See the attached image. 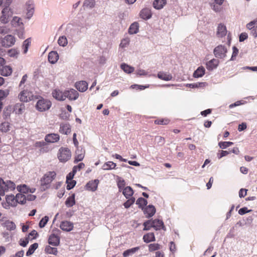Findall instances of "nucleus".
I'll list each match as a JSON object with an SVG mask.
<instances>
[{
  "mask_svg": "<svg viewBox=\"0 0 257 257\" xmlns=\"http://www.w3.org/2000/svg\"><path fill=\"white\" fill-rule=\"evenodd\" d=\"M60 227L64 231H70L73 229V224L70 221H64L61 223Z\"/></svg>",
  "mask_w": 257,
  "mask_h": 257,
  "instance_id": "obj_20",
  "label": "nucleus"
},
{
  "mask_svg": "<svg viewBox=\"0 0 257 257\" xmlns=\"http://www.w3.org/2000/svg\"><path fill=\"white\" fill-rule=\"evenodd\" d=\"M226 26L222 24H219L217 29V36L218 37L222 38L226 36L227 34Z\"/></svg>",
  "mask_w": 257,
  "mask_h": 257,
  "instance_id": "obj_18",
  "label": "nucleus"
},
{
  "mask_svg": "<svg viewBox=\"0 0 257 257\" xmlns=\"http://www.w3.org/2000/svg\"><path fill=\"white\" fill-rule=\"evenodd\" d=\"M251 211H252L251 210H248L247 207H244L240 208L239 210L238 213L240 215H242L246 213L250 212Z\"/></svg>",
  "mask_w": 257,
  "mask_h": 257,
  "instance_id": "obj_64",
  "label": "nucleus"
},
{
  "mask_svg": "<svg viewBox=\"0 0 257 257\" xmlns=\"http://www.w3.org/2000/svg\"><path fill=\"white\" fill-rule=\"evenodd\" d=\"M139 25L137 22H135L131 24L128 29V33L133 35L137 34L139 32Z\"/></svg>",
  "mask_w": 257,
  "mask_h": 257,
  "instance_id": "obj_33",
  "label": "nucleus"
},
{
  "mask_svg": "<svg viewBox=\"0 0 257 257\" xmlns=\"http://www.w3.org/2000/svg\"><path fill=\"white\" fill-rule=\"evenodd\" d=\"M51 105V102L50 100L41 98L37 101L36 108L39 111L43 112L49 110Z\"/></svg>",
  "mask_w": 257,
  "mask_h": 257,
  "instance_id": "obj_6",
  "label": "nucleus"
},
{
  "mask_svg": "<svg viewBox=\"0 0 257 257\" xmlns=\"http://www.w3.org/2000/svg\"><path fill=\"white\" fill-rule=\"evenodd\" d=\"M18 191L23 194H27L29 193H33L36 191L34 188H29L26 185H18L17 187Z\"/></svg>",
  "mask_w": 257,
  "mask_h": 257,
  "instance_id": "obj_14",
  "label": "nucleus"
},
{
  "mask_svg": "<svg viewBox=\"0 0 257 257\" xmlns=\"http://www.w3.org/2000/svg\"><path fill=\"white\" fill-rule=\"evenodd\" d=\"M75 32V30L71 28V26L68 25L65 30V35L59 37L58 40V44L59 46L64 47L68 44V39H71L73 38V34Z\"/></svg>",
  "mask_w": 257,
  "mask_h": 257,
  "instance_id": "obj_3",
  "label": "nucleus"
},
{
  "mask_svg": "<svg viewBox=\"0 0 257 257\" xmlns=\"http://www.w3.org/2000/svg\"><path fill=\"white\" fill-rule=\"evenodd\" d=\"M30 44H31V39L30 38H28L23 42L22 47H23V53L24 54H26L27 53V52L28 51V48L30 46Z\"/></svg>",
  "mask_w": 257,
  "mask_h": 257,
  "instance_id": "obj_45",
  "label": "nucleus"
},
{
  "mask_svg": "<svg viewBox=\"0 0 257 257\" xmlns=\"http://www.w3.org/2000/svg\"><path fill=\"white\" fill-rule=\"evenodd\" d=\"M38 246V244L37 243H35L33 244H32L28 249V250L26 252V255L29 256L31 255L34 251L37 248Z\"/></svg>",
  "mask_w": 257,
  "mask_h": 257,
  "instance_id": "obj_49",
  "label": "nucleus"
},
{
  "mask_svg": "<svg viewBox=\"0 0 257 257\" xmlns=\"http://www.w3.org/2000/svg\"><path fill=\"white\" fill-rule=\"evenodd\" d=\"M206 85V83L205 82H198L196 83H191V84H187L186 86L189 87L191 88H196V87H204Z\"/></svg>",
  "mask_w": 257,
  "mask_h": 257,
  "instance_id": "obj_52",
  "label": "nucleus"
},
{
  "mask_svg": "<svg viewBox=\"0 0 257 257\" xmlns=\"http://www.w3.org/2000/svg\"><path fill=\"white\" fill-rule=\"evenodd\" d=\"M11 125L8 122H4L0 125V131L3 133H7L10 131Z\"/></svg>",
  "mask_w": 257,
  "mask_h": 257,
  "instance_id": "obj_44",
  "label": "nucleus"
},
{
  "mask_svg": "<svg viewBox=\"0 0 257 257\" xmlns=\"http://www.w3.org/2000/svg\"><path fill=\"white\" fill-rule=\"evenodd\" d=\"M49 243L54 246H57L59 244V237L55 234H51L49 238Z\"/></svg>",
  "mask_w": 257,
  "mask_h": 257,
  "instance_id": "obj_26",
  "label": "nucleus"
},
{
  "mask_svg": "<svg viewBox=\"0 0 257 257\" xmlns=\"http://www.w3.org/2000/svg\"><path fill=\"white\" fill-rule=\"evenodd\" d=\"M48 58L50 63L55 64L59 59L58 54L56 51H51L49 53Z\"/></svg>",
  "mask_w": 257,
  "mask_h": 257,
  "instance_id": "obj_23",
  "label": "nucleus"
},
{
  "mask_svg": "<svg viewBox=\"0 0 257 257\" xmlns=\"http://www.w3.org/2000/svg\"><path fill=\"white\" fill-rule=\"evenodd\" d=\"M245 102L244 101H243V100L237 101L235 102L230 104L229 106V107L230 108H233L234 107L244 104H245Z\"/></svg>",
  "mask_w": 257,
  "mask_h": 257,
  "instance_id": "obj_62",
  "label": "nucleus"
},
{
  "mask_svg": "<svg viewBox=\"0 0 257 257\" xmlns=\"http://www.w3.org/2000/svg\"><path fill=\"white\" fill-rule=\"evenodd\" d=\"M157 76L159 79L165 81H170L173 78L172 74L163 71L159 72Z\"/></svg>",
  "mask_w": 257,
  "mask_h": 257,
  "instance_id": "obj_22",
  "label": "nucleus"
},
{
  "mask_svg": "<svg viewBox=\"0 0 257 257\" xmlns=\"http://www.w3.org/2000/svg\"><path fill=\"white\" fill-rule=\"evenodd\" d=\"M136 204L139 205V207L143 208L144 206L147 205V201L146 199L140 197L137 199Z\"/></svg>",
  "mask_w": 257,
  "mask_h": 257,
  "instance_id": "obj_50",
  "label": "nucleus"
},
{
  "mask_svg": "<svg viewBox=\"0 0 257 257\" xmlns=\"http://www.w3.org/2000/svg\"><path fill=\"white\" fill-rule=\"evenodd\" d=\"M15 42V37L11 35H8L2 40V45L5 47H10L14 45Z\"/></svg>",
  "mask_w": 257,
  "mask_h": 257,
  "instance_id": "obj_10",
  "label": "nucleus"
},
{
  "mask_svg": "<svg viewBox=\"0 0 257 257\" xmlns=\"http://www.w3.org/2000/svg\"><path fill=\"white\" fill-rule=\"evenodd\" d=\"M166 3V0H155L154 2L153 5L155 9L159 10L163 8Z\"/></svg>",
  "mask_w": 257,
  "mask_h": 257,
  "instance_id": "obj_40",
  "label": "nucleus"
},
{
  "mask_svg": "<svg viewBox=\"0 0 257 257\" xmlns=\"http://www.w3.org/2000/svg\"><path fill=\"white\" fill-rule=\"evenodd\" d=\"M29 242V237L21 238L19 241L20 244L22 246H26Z\"/></svg>",
  "mask_w": 257,
  "mask_h": 257,
  "instance_id": "obj_60",
  "label": "nucleus"
},
{
  "mask_svg": "<svg viewBox=\"0 0 257 257\" xmlns=\"http://www.w3.org/2000/svg\"><path fill=\"white\" fill-rule=\"evenodd\" d=\"M205 70L203 66L199 67L193 73V76L195 78L202 77L205 74Z\"/></svg>",
  "mask_w": 257,
  "mask_h": 257,
  "instance_id": "obj_31",
  "label": "nucleus"
},
{
  "mask_svg": "<svg viewBox=\"0 0 257 257\" xmlns=\"http://www.w3.org/2000/svg\"><path fill=\"white\" fill-rule=\"evenodd\" d=\"M75 204V194H73L67 198L65 201V204L68 207H70L73 206Z\"/></svg>",
  "mask_w": 257,
  "mask_h": 257,
  "instance_id": "obj_39",
  "label": "nucleus"
},
{
  "mask_svg": "<svg viewBox=\"0 0 257 257\" xmlns=\"http://www.w3.org/2000/svg\"><path fill=\"white\" fill-rule=\"evenodd\" d=\"M9 94L8 89L0 90V101L6 97Z\"/></svg>",
  "mask_w": 257,
  "mask_h": 257,
  "instance_id": "obj_56",
  "label": "nucleus"
},
{
  "mask_svg": "<svg viewBox=\"0 0 257 257\" xmlns=\"http://www.w3.org/2000/svg\"><path fill=\"white\" fill-rule=\"evenodd\" d=\"M45 251L49 254L53 255H57V249L56 247H51L50 246H47L45 249Z\"/></svg>",
  "mask_w": 257,
  "mask_h": 257,
  "instance_id": "obj_48",
  "label": "nucleus"
},
{
  "mask_svg": "<svg viewBox=\"0 0 257 257\" xmlns=\"http://www.w3.org/2000/svg\"><path fill=\"white\" fill-rule=\"evenodd\" d=\"M121 192L126 199L133 197L134 194V190L130 186H126Z\"/></svg>",
  "mask_w": 257,
  "mask_h": 257,
  "instance_id": "obj_27",
  "label": "nucleus"
},
{
  "mask_svg": "<svg viewBox=\"0 0 257 257\" xmlns=\"http://www.w3.org/2000/svg\"><path fill=\"white\" fill-rule=\"evenodd\" d=\"M16 188V184L10 180L4 181L0 177V195L4 196L6 192L13 191Z\"/></svg>",
  "mask_w": 257,
  "mask_h": 257,
  "instance_id": "obj_4",
  "label": "nucleus"
},
{
  "mask_svg": "<svg viewBox=\"0 0 257 257\" xmlns=\"http://www.w3.org/2000/svg\"><path fill=\"white\" fill-rule=\"evenodd\" d=\"M52 94L53 97L57 100L64 101L66 99L65 91L63 92L59 89H55L52 91Z\"/></svg>",
  "mask_w": 257,
  "mask_h": 257,
  "instance_id": "obj_12",
  "label": "nucleus"
},
{
  "mask_svg": "<svg viewBox=\"0 0 257 257\" xmlns=\"http://www.w3.org/2000/svg\"><path fill=\"white\" fill-rule=\"evenodd\" d=\"M13 70L10 66H5L1 69V74L4 76H8L11 75Z\"/></svg>",
  "mask_w": 257,
  "mask_h": 257,
  "instance_id": "obj_32",
  "label": "nucleus"
},
{
  "mask_svg": "<svg viewBox=\"0 0 257 257\" xmlns=\"http://www.w3.org/2000/svg\"><path fill=\"white\" fill-rule=\"evenodd\" d=\"M143 239L145 242L147 243L153 241L155 239L154 234L153 233H147V234L144 235Z\"/></svg>",
  "mask_w": 257,
  "mask_h": 257,
  "instance_id": "obj_43",
  "label": "nucleus"
},
{
  "mask_svg": "<svg viewBox=\"0 0 257 257\" xmlns=\"http://www.w3.org/2000/svg\"><path fill=\"white\" fill-rule=\"evenodd\" d=\"M66 99L67 98L70 100H76L79 97V93L74 89H70L65 90Z\"/></svg>",
  "mask_w": 257,
  "mask_h": 257,
  "instance_id": "obj_11",
  "label": "nucleus"
},
{
  "mask_svg": "<svg viewBox=\"0 0 257 257\" xmlns=\"http://www.w3.org/2000/svg\"><path fill=\"white\" fill-rule=\"evenodd\" d=\"M116 165L111 161H108L105 163L102 166V169L103 170H110L115 168Z\"/></svg>",
  "mask_w": 257,
  "mask_h": 257,
  "instance_id": "obj_30",
  "label": "nucleus"
},
{
  "mask_svg": "<svg viewBox=\"0 0 257 257\" xmlns=\"http://www.w3.org/2000/svg\"><path fill=\"white\" fill-rule=\"evenodd\" d=\"M24 109V104L19 103L16 104L14 108V110L17 114H21Z\"/></svg>",
  "mask_w": 257,
  "mask_h": 257,
  "instance_id": "obj_41",
  "label": "nucleus"
},
{
  "mask_svg": "<svg viewBox=\"0 0 257 257\" xmlns=\"http://www.w3.org/2000/svg\"><path fill=\"white\" fill-rule=\"evenodd\" d=\"M6 201L12 207H16L18 203L16 197L14 195H9L6 196Z\"/></svg>",
  "mask_w": 257,
  "mask_h": 257,
  "instance_id": "obj_25",
  "label": "nucleus"
},
{
  "mask_svg": "<svg viewBox=\"0 0 257 257\" xmlns=\"http://www.w3.org/2000/svg\"><path fill=\"white\" fill-rule=\"evenodd\" d=\"M17 203L24 204L26 203V195L22 193H18L16 195Z\"/></svg>",
  "mask_w": 257,
  "mask_h": 257,
  "instance_id": "obj_37",
  "label": "nucleus"
},
{
  "mask_svg": "<svg viewBox=\"0 0 257 257\" xmlns=\"http://www.w3.org/2000/svg\"><path fill=\"white\" fill-rule=\"evenodd\" d=\"M75 86L80 92H84L88 88V84L85 81H80L76 82Z\"/></svg>",
  "mask_w": 257,
  "mask_h": 257,
  "instance_id": "obj_21",
  "label": "nucleus"
},
{
  "mask_svg": "<svg viewBox=\"0 0 257 257\" xmlns=\"http://www.w3.org/2000/svg\"><path fill=\"white\" fill-rule=\"evenodd\" d=\"M231 142H220L218 143L219 147L222 149H225L233 145Z\"/></svg>",
  "mask_w": 257,
  "mask_h": 257,
  "instance_id": "obj_51",
  "label": "nucleus"
},
{
  "mask_svg": "<svg viewBox=\"0 0 257 257\" xmlns=\"http://www.w3.org/2000/svg\"><path fill=\"white\" fill-rule=\"evenodd\" d=\"M160 248V245L157 243H153L149 245V250L151 251L158 250Z\"/></svg>",
  "mask_w": 257,
  "mask_h": 257,
  "instance_id": "obj_63",
  "label": "nucleus"
},
{
  "mask_svg": "<svg viewBox=\"0 0 257 257\" xmlns=\"http://www.w3.org/2000/svg\"><path fill=\"white\" fill-rule=\"evenodd\" d=\"M3 226L7 228V230L11 231L14 230L16 228L15 223L10 220H6L4 223Z\"/></svg>",
  "mask_w": 257,
  "mask_h": 257,
  "instance_id": "obj_29",
  "label": "nucleus"
},
{
  "mask_svg": "<svg viewBox=\"0 0 257 257\" xmlns=\"http://www.w3.org/2000/svg\"><path fill=\"white\" fill-rule=\"evenodd\" d=\"M11 25L15 28L19 27L20 28L24 27V24L22 19L19 17L15 16L13 17L11 21Z\"/></svg>",
  "mask_w": 257,
  "mask_h": 257,
  "instance_id": "obj_16",
  "label": "nucleus"
},
{
  "mask_svg": "<svg viewBox=\"0 0 257 257\" xmlns=\"http://www.w3.org/2000/svg\"><path fill=\"white\" fill-rule=\"evenodd\" d=\"M8 54L11 57H17L19 54V52L15 49H12L8 51Z\"/></svg>",
  "mask_w": 257,
  "mask_h": 257,
  "instance_id": "obj_59",
  "label": "nucleus"
},
{
  "mask_svg": "<svg viewBox=\"0 0 257 257\" xmlns=\"http://www.w3.org/2000/svg\"><path fill=\"white\" fill-rule=\"evenodd\" d=\"M14 14L13 9L9 6H5L2 10L0 15V23L7 24L10 21Z\"/></svg>",
  "mask_w": 257,
  "mask_h": 257,
  "instance_id": "obj_2",
  "label": "nucleus"
},
{
  "mask_svg": "<svg viewBox=\"0 0 257 257\" xmlns=\"http://www.w3.org/2000/svg\"><path fill=\"white\" fill-rule=\"evenodd\" d=\"M130 42V38L128 37H125L121 40L119 44V47L121 48H124L128 46Z\"/></svg>",
  "mask_w": 257,
  "mask_h": 257,
  "instance_id": "obj_47",
  "label": "nucleus"
},
{
  "mask_svg": "<svg viewBox=\"0 0 257 257\" xmlns=\"http://www.w3.org/2000/svg\"><path fill=\"white\" fill-rule=\"evenodd\" d=\"M135 201V198L134 197L130 198L124 203L123 206L125 208H128L134 203Z\"/></svg>",
  "mask_w": 257,
  "mask_h": 257,
  "instance_id": "obj_53",
  "label": "nucleus"
},
{
  "mask_svg": "<svg viewBox=\"0 0 257 257\" xmlns=\"http://www.w3.org/2000/svg\"><path fill=\"white\" fill-rule=\"evenodd\" d=\"M24 7L26 11V19L29 20L33 17L35 11V3L34 1H27L25 4Z\"/></svg>",
  "mask_w": 257,
  "mask_h": 257,
  "instance_id": "obj_7",
  "label": "nucleus"
},
{
  "mask_svg": "<svg viewBox=\"0 0 257 257\" xmlns=\"http://www.w3.org/2000/svg\"><path fill=\"white\" fill-rule=\"evenodd\" d=\"M139 249V247H134V248L127 249L123 252V255L124 257L133 255L134 254L136 251H137Z\"/></svg>",
  "mask_w": 257,
  "mask_h": 257,
  "instance_id": "obj_42",
  "label": "nucleus"
},
{
  "mask_svg": "<svg viewBox=\"0 0 257 257\" xmlns=\"http://www.w3.org/2000/svg\"><path fill=\"white\" fill-rule=\"evenodd\" d=\"M84 166L85 165L84 163H80L78 165L74 166L72 170L74 171V172L76 173L78 171H79L81 169L83 168Z\"/></svg>",
  "mask_w": 257,
  "mask_h": 257,
  "instance_id": "obj_61",
  "label": "nucleus"
},
{
  "mask_svg": "<svg viewBox=\"0 0 257 257\" xmlns=\"http://www.w3.org/2000/svg\"><path fill=\"white\" fill-rule=\"evenodd\" d=\"M116 181L119 192H121L126 186H125V182L123 179L117 176L116 177Z\"/></svg>",
  "mask_w": 257,
  "mask_h": 257,
  "instance_id": "obj_24",
  "label": "nucleus"
},
{
  "mask_svg": "<svg viewBox=\"0 0 257 257\" xmlns=\"http://www.w3.org/2000/svg\"><path fill=\"white\" fill-rule=\"evenodd\" d=\"M213 52L216 57L221 59L224 58L226 56L227 49L224 46L219 45L215 48Z\"/></svg>",
  "mask_w": 257,
  "mask_h": 257,
  "instance_id": "obj_9",
  "label": "nucleus"
},
{
  "mask_svg": "<svg viewBox=\"0 0 257 257\" xmlns=\"http://www.w3.org/2000/svg\"><path fill=\"white\" fill-rule=\"evenodd\" d=\"M60 132L62 134L67 135L71 132L70 126L68 124H62L60 125Z\"/></svg>",
  "mask_w": 257,
  "mask_h": 257,
  "instance_id": "obj_36",
  "label": "nucleus"
},
{
  "mask_svg": "<svg viewBox=\"0 0 257 257\" xmlns=\"http://www.w3.org/2000/svg\"><path fill=\"white\" fill-rule=\"evenodd\" d=\"M120 68L123 70L124 72L127 74L132 73L135 70L133 67H132L125 63H122L120 65Z\"/></svg>",
  "mask_w": 257,
  "mask_h": 257,
  "instance_id": "obj_38",
  "label": "nucleus"
},
{
  "mask_svg": "<svg viewBox=\"0 0 257 257\" xmlns=\"http://www.w3.org/2000/svg\"><path fill=\"white\" fill-rule=\"evenodd\" d=\"M56 177L55 171H49L46 172L40 179V187L42 190L45 191L50 187L53 181Z\"/></svg>",
  "mask_w": 257,
  "mask_h": 257,
  "instance_id": "obj_1",
  "label": "nucleus"
},
{
  "mask_svg": "<svg viewBox=\"0 0 257 257\" xmlns=\"http://www.w3.org/2000/svg\"><path fill=\"white\" fill-rule=\"evenodd\" d=\"M169 122V120L167 118H163L155 120V123L156 124L166 125L168 124Z\"/></svg>",
  "mask_w": 257,
  "mask_h": 257,
  "instance_id": "obj_55",
  "label": "nucleus"
},
{
  "mask_svg": "<svg viewBox=\"0 0 257 257\" xmlns=\"http://www.w3.org/2000/svg\"><path fill=\"white\" fill-rule=\"evenodd\" d=\"M151 16V11L148 9H144L141 11L140 16L143 19H149Z\"/></svg>",
  "mask_w": 257,
  "mask_h": 257,
  "instance_id": "obj_35",
  "label": "nucleus"
},
{
  "mask_svg": "<svg viewBox=\"0 0 257 257\" xmlns=\"http://www.w3.org/2000/svg\"><path fill=\"white\" fill-rule=\"evenodd\" d=\"M219 63V61L218 59H211L206 63V68L209 71L216 69Z\"/></svg>",
  "mask_w": 257,
  "mask_h": 257,
  "instance_id": "obj_19",
  "label": "nucleus"
},
{
  "mask_svg": "<svg viewBox=\"0 0 257 257\" xmlns=\"http://www.w3.org/2000/svg\"><path fill=\"white\" fill-rule=\"evenodd\" d=\"M60 140V136L58 134L51 133L46 135L45 141L48 143H55Z\"/></svg>",
  "mask_w": 257,
  "mask_h": 257,
  "instance_id": "obj_13",
  "label": "nucleus"
},
{
  "mask_svg": "<svg viewBox=\"0 0 257 257\" xmlns=\"http://www.w3.org/2000/svg\"><path fill=\"white\" fill-rule=\"evenodd\" d=\"M144 212L147 218L151 217L156 212L155 207L152 205H149L144 209Z\"/></svg>",
  "mask_w": 257,
  "mask_h": 257,
  "instance_id": "obj_17",
  "label": "nucleus"
},
{
  "mask_svg": "<svg viewBox=\"0 0 257 257\" xmlns=\"http://www.w3.org/2000/svg\"><path fill=\"white\" fill-rule=\"evenodd\" d=\"M66 183L67 184V189L70 190L75 186L76 184V181L74 180H66Z\"/></svg>",
  "mask_w": 257,
  "mask_h": 257,
  "instance_id": "obj_58",
  "label": "nucleus"
},
{
  "mask_svg": "<svg viewBox=\"0 0 257 257\" xmlns=\"http://www.w3.org/2000/svg\"><path fill=\"white\" fill-rule=\"evenodd\" d=\"M98 183L99 181L97 179L90 181L85 186L86 189L92 192L96 191L97 188Z\"/></svg>",
  "mask_w": 257,
  "mask_h": 257,
  "instance_id": "obj_15",
  "label": "nucleus"
},
{
  "mask_svg": "<svg viewBox=\"0 0 257 257\" xmlns=\"http://www.w3.org/2000/svg\"><path fill=\"white\" fill-rule=\"evenodd\" d=\"M81 153H79V150L76 151V156L75 157L74 162H78L82 161L84 157V153L82 150H80Z\"/></svg>",
  "mask_w": 257,
  "mask_h": 257,
  "instance_id": "obj_46",
  "label": "nucleus"
},
{
  "mask_svg": "<svg viewBox=\"0 0 257 257\" xmlns=\"http://www.w3.org/2000/svg\"><path fill=\"white\" fill-rule=\"evenodd\" d=\"M49 220V217L47 216H45L43 217L40 221L39 226L40 228H43L45 227L47 223Z\"/></svg>",
  "mask_w": 257,
  "mask_h": 257,
  "instance_id": "obj_54",
  "label": "nucleus"
},
{
  "mask_svg": "<svg viewBox=\"0 0 257 257\" xmlns=\"http://www.w3.org/2000/svg\"><path fill=\"white\" fill-rule=\"evenodd\" d=\"M19 98L23 102H28L35 98L32 93L27 90L22 91L19 95Z\"/></svg>",
  "mask_w": 257,
  "mask_h": 257,
  "instance_id": "obj_8",
  "label": "nucleus"
},
{
  "mask_svg": "<svg viewBox=\"0 0 257 257\" xmlns=\"http://www.w3.org/2000/svg\"><path fill=\"white\" fill-rule=\"evenodd\" d=\"M72 156V153L68 148L61 147L57 153V158L62 163H66L69 160Z\"/></svg>",
  "mask_w": 257,
  "mask_h": 257,
  "instance_id": "obj_5",
  "label": "nucleus"
},
{
  "mask_svg": "<svg viewBox=\"0 0 257 257\" xmlns=\"http://www.w3.org/2000/svg\"><path fill=\"white\" fill-rule=\"evenodd\" d=\"M144 230H150L151 227H153L152 220H148L144 223Z\"/></svg>",
  "mask_w": 257,
  "mask_h": 257,
  "instance_id": "obj_57",
  "label": "nucleus"
},
{
  "mask_svg": "<svg viewBox=\"0 0 257 257\" xmlns=\"http://www.w3.org/2000/svg\"><path fill=\"white\" fill-rule=\"evenodd\" d=\"M95 0H84L83 3L84 8L92 9L95 7Z\"/></svg>",
  "mask_w": 257,
  "mask_h": 257,
  "instance_id": "obj_34",
  "label": "nucleus"
},
{
  "mask_svg": "<svg viewBox=\"0 0 257 257\" xmlns=\"http://www.w3.org/2000/svg\"><path fill=\"white\" fill-rule=\"evenodd\" d=\"M153 227L155 230H158L164 228V223L163 221L159 219H155L152 220Z\"/></svg>",
  "mask_w": 257,
  "mask_h": 257,
  "instance_id": "obj_28",
  "label": "nucleus"
}]
</instances>
